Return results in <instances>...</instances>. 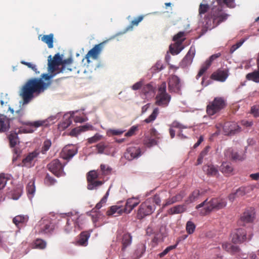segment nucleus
<instances>
[{"instance_id": "17", "label": "nucleus", "mask_w": 259, "mask_h": 259, "mask_svg": "<svg viewBox=\"0 0 259 259\" xmlns=\"http://www.w3.org/2000/svg\"><path fill=\"white\" fill-rule=\"evenodd\" d=\"M54 230V225L48 220H41L39 222L38 233L41 234L50 233Z\"/></svg>"}, {"instance_id": "35", "label": "nucleus", "mask_w": 259, "mask_h": 259, "mask_svg": "<svg viewBox=\"0 0 259 259\" xmlns=\"http://www.w3.org/2000/svg\"><path fill=\"white\" fill-rule=\"evenodd\" d=\"M246 78L256 83H259V69L246 74Z\"/></svg>"}, {"instance_id": "16", "label": "nucleus", "mask_w": 259, "mask_h": 259, "mask_svg": "<svg viewBox=\"0 0 259 259\" xmlns=\"http://www.w3.org/2000/svg\"><path fill=\"white\" fill-rule=\"evenodd\" d=\"M223 130L226 134L233 135L240 132L241 128L234 122H226L223 125Z\"/></svg>"}, {"instance_id": "63", "label": "nucleus", "mask_w": 259, "mask_h": 259, "mask_svg": "<svg viewBox=\"0 0 259 259\" xmlns=\"http://www.w3.org/2000/svg\"><path fill=\"white\" fill-rule=\"evenodd\" d=\"M163 239L162 235L161 233L156 234L152 238V242L154 245L157 244L160 241H162Z\"/></svg>"}, {"instance_id": "15", "label": "nucleus", "mask_w": 259, "mask_h": 259, "mask_svg": "<svg viewBox=\"0 0 259 259\" xmlns=\"http://www.w3.org/2000/svg\"><path fill=\"white\" fill-rule=\"evenodd\" d=\"M168 88L169 91L171 93H179L181 88L180 78L176 75H172L169 78Z\"/></svg>"}, {"instance_id": "5", "label": "nucleus", "mask_w": 259, "mask_h": 259, "mask_svg": "<svg viewBox=\"0 0 259 259\" xmlns=\"http://www.w3.org/2000/svg\"><path fill=\"white\" fill-rule=\"evenodd\" d=\"M166 84L165 81L161 83L158 88V94L156 96L155 104L162 107H166L170 102L171 97L166 92Z\"/></svg>"}, {"instance_id": "11", "label": "nucleus", "mask_w": 259, "mask_h": 259, "mask_svg": "<svg viewBox=\"0 0 259 259\" xmlns=\"http://www.w3.org/2000/svg\"><path fill=\"white\" fill-rule=\"evenodd\" d=\"M24 124L28 125V127L23 129L25 133H32L37 128L44 126L47 127L49 125L48 119L39 120L33 122L26 121L23 123Z\"/></svg>"}, {"instance_id": "38", "label": "nucleus", "mask_w": 259, "mask_h": 259, "mask_svg": "<svg viewBox=\"0 0 259 259\" xmlns=\"http://www.w3.org/2000/svg\"><path fill=\"white\" fill-rule=\"evenodd\" d=\"M226 156H229V157L234 160H242L244 158L242 156L240 155L238 153L233 151L232 150L229 149L225 153Z\"/></svg>"}, {"instance_id": "41", "label": "nucleus", "mask_w": 259, "mask_h": 259, "mask_svg": "<svg viewBox=\"0 0 259 259\" xmlns=\"http://www.w3.org/2000/svg\"><path fill=\"white\" fill-rule=\"evenodd\" d=\"M116 212H117L118 214H121L122 212H124V210L120 206L114 205L110 207L106 213L107 215L109 216L115 213Z\"/></svg>"}, {"instance_id": "40", "label": "nucleus", "mask_w": 259, "mask_h": 259, "mask_svg": "<svg viewBox=\"0 0 259 259\" xmlns=\"http://www.w3.org/2000/svg\"><path fill=\"white\" fill-rule=\"evenodd\" d=\"M200 191L198 190H194L189 196L188 199L186 200V203H190L197 200L200 196Z\"/></svg>"}, {"instance_id": "10", "label": "nucleus", "mask_w": 259, "mask_h": 259, "mask_svg": "<svg viewBox=\"0 0 259 259\" xmlns=\"http://www.w3.org/2000/svg\"><path fill=\"white\" fill-rule=\"evenodd\" d=\"M9 139L10 146L11 147H14L13 150V155L12 161L13 162H15L21 156L22 154V151L19 148L15 147V146L19 143L17 134H11L9 137Z\"/></svg>"}, {"instance_id": "55", "label": "nucleus", "mask_w": 259, "mask_h": 259, "mask_svg": "<svg viewBox=\"0 0 259 259\" xmlns=\"http://www.w3.org/2000/svg\"><path fill=\"white\" fill-rule=\"evenodd\" d=\"M218 3L220 4L225 5L227 7L231 8H234L235 4L234 3L235 0H217Z\"/></svg>"}, {"instance_id": "39", "label": "nucleus", "mask_w": 259, "mask_h": 259, "mask_svg": "<svg viewBox=\"0 0 259 259\" xmlns=\"http://www.w3.org/2000/svg\"><path fill=\"white\" fill-rule=\"evenodd\" d=\"M233 169L231 164L227 162H223L220 168L221 171L226 174H230L232 172Z\"/></svg>"}, {"instance_id": "33", "label": "nucleus", "mask_w": 259, "mask_h": 259, "mask_svg": "<svg viewBox=\"0 0 259 259\" xmlns=\"http://www.w3.org/2000/svg\"><path fill=\"white\" fill-rule=\"evenodd\" d=\"M90 237V233L89 232L87 231L81 232L77 241V244L81 246H87Z\"/></svg>"}, {"instance_id": "7", "label": "nucleus", "mask_w": 259, "mask_h": 259, "mask_svg": "<svg viewBox=\"0 0 259 259\" xmlns=\"http://www.w3.org/2000/svg\"><path fill=\"white\" fill-rule=\"evenodd\" d=\"M155 207L152 205L149 201L143 202L140 206L138 210L137 217L138 219L141 220L145 217L150 215L155 210Z\"/></svg>"}, {"instance_id": "2", "label": "nucleus", "mask_w": 259, "mask_h": 259, "mask_svg": "<svg viewBox=\"0 0 259 259\" xmlns=\"http://www.w3.org/2000/svg\"><path fill=\"white\" fill-rule=\"evenodd\" d=\"M227 202L224 199L221 198H212L210 200L206 199L203 202L197 205L196 208L200 210V212L202 215L209 213L213 210H219L226 206Z\"/></svg>"}, {"instance_id": "44", "label": "nucleus", "mask_w": 259, "mask_h": 259, "mask_svg": "<svg viewBox=\"0 0 259 259\" xmlns=\"http://www.w3.org/2000/svg\"><path fill=\"white\" fill-rule=\"evenodd\" d=\"M73 60L70 57L67 58V59L62 60V58H61V70H62V72L65 70L66 69L71 71V69L69 68L68 67L70 65H71L72 63Z\"/></svg>"}, {"instance_id": "1", "label": "nucleus", "mask_w": 259, "mask_h": 259, "mask_svg": "<svg viewBox=\"0 0 259 259\" xmlns=\"http://www.w3.org/2000/svg\"><path fill=\"white\" fill-rule=\"evenodd\" d=\"M56 74H42L41 78H32L28 79L22 87L20 96L23 99L24 104L29 103L35 96H38L48 88L50 83H46L42 79L50 80Z\"/></svg>"}, {"instance_id": "13", "label": "nucleus", "mask_w": 259, "mask_h": 259, "mask_svg": "<svg viewBox=\"0 0 259 259\" xmlns=\"http://www.w3.org/2000/svg\"><path fill=\"white\" fill-rule=\"evenodd\" d=\"M39 154V152L36 150H34L28 153L26 157L22 160L21 164H18V165L28 168L33 166L34 164V161L38 156Z\"/></svg>"}, {"instance_id": "32", "label": "nucleus", "mask_w": 259, "mask_h": 259, "mask_svg": "<svg viewBox=\"0 0 259 259\" xmlns=\"http://www.w3.org/2000/svg\"><path fill=\"white\" fill-rule=\"evenodd\" d=\"M203 171L209 176H215L218 174V170L213 165H204L203 166Z\"/></svg>"}, {"instance_id": "8", "label": "nucleus", "mask_w": 259, "mask_h": 259, "mask_svg": "<svg viewBox=\"0 0 259 259\" xmlns=\"http://www.w3.org/2000/svg\"><path fill=\"white\" fill-rule=\"evenodd\" d=\"M48 169L57 177H62L65 175L64 171V165L58 159L51 161L47 165Z\"/></svg>"}, {"instance_id": "20", "label": "nucleus", "mask_w": 259, "mask_h": 259, "mask_svg": "<svg viewBox=\"0 0 259 259\" xmlns=\"http://www.w3.org/2000/svg\"><path fill=\"white\" fill-rule=\"evenodd\" d=\"M141 154V151L139 147H130L124 153V157L128 160H132L135 158H138Z\"/></svg>"}, {"instance_id": "54", "label": "nucleus", "mask_w": 259, "mask_h": 259, "mask_svg": "<svg viewBox=\"0 0 259 259\" xmlns=\"http://www.w3.org/2000/svg\"><path fill=\"white\" fill-rule=\"evenodd\" d=\"M20 63L22 64L25 65L27 66L28 68L31 69L36 74H38L39 73V71H38L36 66L35 64H32L31 63L26 62L24 60L21 61Z\"/></svg>"}, {"instance_id": "30", "label": "nucleus", "mask_w": 259, "mask_h": 259, "mask_svg": "<svg viewBox=\"0 0 259 259\" xmlns=\"http://www.w3.org/2000/svg\"><path fill=\"white\" fill-rule=\"evenodd\" d=\"M10 128V120L6 116L0 115V132H5Z\"/></svg>"}, {"instance_id": "3", "label": "nucleus", "mask_w": 259, "mask_h": 259, "mask_svg": "<svg viewBox=\"0 0 259 259\" xmlns=\"http://www.w3.org/2000/svg\"><path fill=\"white\" fill-rule=\"evenodd\" d=\"M227 106L226 101L223 97H215L210 102L206 107V112L209 116H212L224 109Z\"/></svg>"}, {"instance_id": "58", "label": "nucleus", "mask_w": 259, "mask_h": 259, "mask_svg": "<svg viewBox=\"0 0 259 259\" xmlns=\"http://www.w3.org/2000/svg\"><path fill=\"white\" fill-rule=\"evenodd\" d=\"M73 114V115H72L71 117L75 122L82 123L88 120V118L85 116H79L78 115H74V112Z\"/></svg>"}, {"instance_id": "31", "label": "nucleus", "mask_w": 259, "mask_h": 259, "mask_svg": "<svg viewBox=\"0 0 259 259\" xmlns=\"http://www.w3.org/2000/svg\"><path fill=\"white\" fill-rule=\"evenodd\" d=\"M93 127L90 124H86L78 127L74 128L70 132V135L72 136H77L82 132H85L88 130H92Z\"/></svg>"}, {"instance_id": "57", "label": "nucleus", "mask_w": 259, "mask_h": 259, "mask_svg": "<svg viewBox=\"0 0 259 259\" xmlns=\"http://www.w3.org/2000/svg\"><path fill=\"white\" fill-rule=\"evenodd\" d=\"M45 183L47 186L53 185L56 182V180L49 174H47L44 180Z\"/></svg>"}, {"instance_id": "24", "label": "nucleus", "mask_w": 259, "mask_h": 259, "mask_svg": "<svg viewBox=\"0 0 259 259\" xmlns=\"http://www.w3.org/2000/svg\"><path fill=\"white\" fill-rule=\"evenodd\" d=\"M228 76L227 70L218 69L211 75L210 78L213 80L223 82L226 80Z\"/></svg>"}, {"instance_id": "18", "label": "nucleus", "mask_w": 259, "mask_h": 259, "mask_svg": "<svg viewBox=\"0 0 259 259\" xmlns=\"http://www.w3.org/2000/svg\"><path fill=\"white\" fill-rule=\"evenodd\" d=\"M228 17V15L223 12L222 10H213L211 14V18L213 23L215 26L219 25L222 22L225 21Z\"/></svg>"}, {"instance_id": "50", "label": "nucleus", "mask_w": 259, "mask_h": 259, "mask_svg": "<svg viewBox=\"0 0 259 259\" xmlns=\"http://www.w3.org/2000/svg\"><path fill=\"white\" fill-rule=\"evenodd\" d=\"M124 132L120 129H109L107 131V135L109 136H118L122 134Z\"/></svg>"}, {"instance_id": "19", "label": "nucleus", "mask_w": 259, "mask_h": 259, "mask_svg": "<svg viewBox=\"0 0 259 259\" xmlns=\"http://www.w3.org/2000/svg\"><path fill=\"white\" fill-rule=\"evenodd\" d=\"M195 49L194 47H191L189 51L180 63V66L182 68H186L190 66L195 56Z\"/></svg>"}, {"instance_id": "14", "label": "nucleus", "mask_w": 259, "mask_h": 259, "mask_svg": "<svg viewBox=\"0 0 259 259\" xmlns=\"http://www.w3.org/2000/svg\"><path fill=\"white\" fill-rule=\"evenodd\" d=\"M107 41H104L98 45H95L91 50H90L85 56V58L87 59L88 63L90 62V58H92L94 60L98 59L99 55L101 53L104 45L106 43Z\"/></svg>"}, {"instance_id": "34", "label": "nucleus", "mask_w": 259, "mask_h": 259, "mask_svg": "<svg viewBox=\"0 0 259 259\" xmlns=\"http://www.w3.org/2000/svg\"><path fill=\"white\" fill-rule=\"evenodd\" d=\"M183 42V40L182 39L179 42L176 41L173 47L169 46V51L172 55H177L183 50V48L182 47Z\"/></svg>"}, {"instance_id": "25", "label": "nucleus", "mask_w": 259, "mask_h": 259, "mask_svg": "<svg viewBox=\"0 0 259 259\" xmlns=\"http://www.w3.org/2000/svg\"><path fill=\"white\" fill-rule=\"evenodd\" d=\"M139 203V200L135 198H129L127 200L124 208V212L129 213Z\"/></svg>"}, {"instance_id": "64", "label": "nucleus", "mask_w": 259, "mask_h": 259, "mask_svg": "<svg viewBox=\"0 0 259 259\" xmlns=\"http://www.w3.org/2000/svg\"><path fill=\"white\" fill-rule=\"evenodd\" d=\"M251 113L254 117H259V108L255 106H253L251 108Z\"/></svg>"}, {"instance_id": "22", "label": "nucleus", "mask_w": 259, "mask_h": 259, "mask_svg": "<svg viewBox=\"0 0 259 259\" xmlns=\"http://www.w3.org/2000/svg\"><path fill=\"white\" fill-rule=\"evenodd\" d=\"M255 212L254 209L250 208L246 209L242 214L240 221L243 223H251L255 218Z\"/></svg>"}, {"instance_id": "49", "label": "nucleus", "mask_w": 259, "mask_h": 259, "mask_svg": "<svg viewBox=\"0 0 259 259\" xmlns=\"http://www.w3.org/2000/svg\"><path fill=\"white\" fill-rule=\"evenodd\" d=\"M196 226L193 222L189 221L187 222L186 225V230L188 234H192L195 230Z\"/></svg>"}, {"instance_id": "21", "label": "nucleus", "mask_w": 259, "mask_h": 259, "mask_svg": "<svg viewBox=\"0 0 259 259\" xmlns=\"http://www.w3.org/2000/svg\"><path fill=\"white\" fill-rule=\"evenodd\" d=\"M220 56V53L211 55L209 58L205 61L204 64L201 67L196 76V79H198L200 76H201L211 65L212 61L215 59L219 58Z\"/></svg>"}, {"instance_id": "9", "label": "nucleus", "mask_w": 259, "mask_h": 259, "mask_svg": "<svg viewBox=\"0 0 259 259\" xmlns=\"http://www.w3.org/2000/svg\"><path fill=\"white\" fill-rule=\"evenodd\" d=\"M61 64V57L59 54L55 55L53 59H51V56L49 57L48 68L51 73L57 74L62 72V70L59 67Z\"/></svg>"}, {"instance_id": "45", "label": "nucleus", "mask_w": 259, "mask_h": 259, "mask_svg": "<svg viewBox=\"0 0 259 259\" xmlns=\"http://www.w3.org/2000/svg\"><path fill=\"white\" fill-rule=\"evenodd\" d=\"M154 90L155 88L152 85V84L151 83H148L143 87L142 92L146 96L149 94H153Z\"/></svg>"}, {"instance_id": "47", "label": "nucleus", "mask_w": 259, "mask_h": 259, "mask_svg": "<svg viewBox=\"0 0 259 259\" xmlns=\"http://www.w3.org/2000/svg\"><path fill=\"white\" fill-rule=\"evenodd\" d=\"M158 112H159L158 108H155L153 110L150 116H149V117L148 118H146L144 120V122H145L146 123H150V122L153 121L156 118V117L158 115Z\"/></svg>"}, {"instance_id": "53", "label": "nucleus", "mask_w": 259, "mask_h": 259, "mask_svg": "<svg viewBox=\"0 0 259 259\" xmlns=\"http://www.w3.org/2000/svg\"><path fill=\"white\" fill-rule=\"evenodd\" d=\"M101 170L104 175H109L111 174L112 168L109 166L102 164L100 165Z\"/></svg>"}, {"instance_id": "46", "label": "nucleus", "mask_w": 259, "mask_h": 259, "mask_svg": "<svg viewBox=\"0 0 259 259\" xmlns=\"http://www.w3.org/2000/svg\"><path fill=\"white\" fill-rule=\"evenodd\" d=\"M250 190V187H241L238 188L235 193L237 197L242 196L248 193Z\"/></svg>"}, {"instance_id": "28", "label": "nucleus", "mask_w": 259, "mask_h": 259, "mask_svg": "<svg viewBox=\"0 0 259 259\" xmlns=\"http://www.w3.org/2000/svg\"><path fill=\"white\" fill-rule=\"evenodd\" d=\"M77 153V150L74 148L69 149L65 147L61 152V157L66 160H69L73 157Z\"/></svg>"}, {"instance_id": "23", "label": "nucleus", "mask_w": 259, "mask_h": 259, "mask_svg": "<svg viewBox=\"0 0 259 259\" xmlns=\"http://www.w3.org/2000/svg\"><path fill=\"white\" fill-rule=\"evenodd\" d=\"M185 196V193L184 191H181L175 196H174L167 199L165 200V203L163 204V207H165L168 205H170L176 202L181 201L183 199Z\"/></svg>"}, {"instance_id": "52", "label": "nucleus", "mask_w": 259, "mask_h": 259, "mask_svg": "<svg viewBox=\"0 0 259 259\" xmlns=\"http://www.w3.org/2000/svg\"><path fill=\"white\" fill-rule=\"evenodd\" d=\"M26 189L29 195H33L34 194L35 191V187L33 181H31L28 183Z\"/></svg>"}, {"instance_id": "60", "label": "nucleus", "mask_w": 259, "mask_h": 259, "mask_svg": "<svg viewBox=\"0 0 259 259\" xmlns=\"http://www.w3.org/2000/svg\"><path fill=\"white\" fill-rule=\"evenodd\" d=\"M138 130V125H134L132 126L127 133H125V136L131 137L135 135L136 132Z\"/></svg>"}, {"instance_id": "43", "label": "nucleus", "mask_w": 259, "mask_h": 259, "mask_svg": "<svg viewBox=\"0 0 259 259\" xmlns=\"http://www.w3.org/2000/svg\"><path fill=\"white\" fill-rule=\"evenodd\" d=\"M144 18V16L141 15L137 18H135L130 23L129 26L126 28V31L132 30L133 27L135 26H138L139 23L141 22Z\"/></svg>"}, {"instance_id": "61", "label": "nucleus", "mask_w": 259, "mask_h": 259, "mask_svg": "<svg viewBox=\"0 0 259 259\" xmlns=\"http://www.w3.org/2000/svg\"><path fill=\"white\" fill-rule=\"evenodd\" d=\"M209 7L207 4H201L199 8V14L201 15L207 12L209 10Z\"/></svg>"}, {"instance_id": "4", "label": "nucleus", "mask_w": 259, "mask_h": 259, "mask_svg": "<svg viewBox=\"0 0 259 259\" xmlns=\"http://www.w3.org/2000/svg\"><path fill=\"white\" fill-rule=\"evenodd\" d=\"M83 224L81 217L78 214L72 215L67 219L66 224L64 227V231L67 233L75 232L82 229Z\"/></svg>"}, {"instance_id": "26", "label": "nucleus", "mask_w": 259, "mask_h": 259, "mask_svg": "<svg viewBox=\"0 0 259 259\" xmlns=\"http://www.w3.org/2000/svg\"><path fill=\"white\" fill-rule=\"evenodd\" d=\"M246 234L243 229H239L236 233L234 234L232 238V241L234 243H242L246 240Z\"/></svg>"}, {"instance_id": "42", "label": "nucleus", "mask_w": 259, "mask_h": 259, "mask_svg": "<svg viewBox=\"0 0 259 259\" xmlns=\"http://www.w3.org/2000/svg\"><path fill=\"white\" fill-rule=\"evenodd\" d=\"M144 144L148 147H151L157 144L156 138L147 136L144 140Z\"/></svg>"}, {"instance_id": "12", "label": "nucleus", "mask_w": 259, "mask_h": 259, "mask_svg": "<svg viewBox=\"0 0 259 259\" xmlns=\"http://www.w3.org/2000/svg\"><path fill=\"white\" fill-rule=\"evenodd\" d=\"M117 239L120 241L121 243V251L124 252L127 247L132 244V236L128 232H124L121 235L120 231H118L117 232Z\"/></svg>"}, {"instance_id": "56", "label": "nucleus", "mask_w": 259, "mask_h": 259, "mask_svg": "<svg viewBox=\"0 0 259 259\" xmlns=\"http://www.w3.org/2000/svg\"><path fill=\"white\" fill-rule=\"evenodd\" d=\"M98 151V153L99 154H103L104 153L105 150L108 148V145L104 142H100L96 146Z\"/></svg>"}, {"instance_id": "59", "label": "nucleus", "mask_w": 259, "mask_h": 259, "mask_svg": "<svg viewBox=\"0 0 259 259\" xmlns=\"http://www.w3.org/2000/svg\"><path fill=\"white\" fill-rule=\"evenodd\" d=\"M185 33L184 32L180 31L175 35L173 37V40L176 42H179L181 40H183V41L185 40L184 37Z\"/></svg>"}, {"instance_id": "29", "label": "nucleus", "mask_w": 259, "mask_h": 259, "mask_svg": "<svg viewBox=\"0 0 259 259\" xmlns=\"http://www.w3.org/2000/svg\"><path fill=\"white\" fill-rule=\"evenodd\" d=\"M186 210L187 207L185 204L177 205L169 208L167 210V213L169 215H174L183 213Z\"/></svg>"}, {"instance_id": "36", "label": "nucleus", "mask_w": 259, "mask_h": 259, "mask_svg": "<svg viewBox=\"0 0 259 259\" xmlns=\"http://www.w3.org/2000/svg\"><path fill=\"white\" fill-rule=\"evenodd\" d=\"M53 39L54 34L53 33L48 35H44L41 37V41L47 44L49 48H52L53 47Z\"/></svg>"}, {"instance_id": "62", "label": "nucleus", "mask_w": 259, "mask_h": 259, "mask_svg": "<svg viewBox=\"0 0 259 259\" xmlns=\"http://www.w3.org/2000/svg\"><path fill=\"white\" fill-rule=\"evenodd\" d=\"M34 244L36 247L39 249H44L46 246L45 241L42 239H36L35 241Z\"/></svg>"}, {"instance_id": "48", "label": "nucleus", "mask_w": 259, "mask_h": 259, "mask_svg": "<svg viewBox=\"0 0 259 259\" xmlns=\"http://www.w3.org/2000/svg\"><path fill=\"white\" fill-rule=\"evenodd\" d=\"M52 146V142L50 139L46 140L42 144V146L41 149V152L42 154H46L47 152L49 150Z\"/></svg>"}, {"instance_id": "37", "label": "nucleus", "mask_w": 259, "mask_h": 259, "mask_svg": "<svg viewBox=\"0 0 259 259\" xmlns=\"http://www.w3.org/2000/svg\"><path fill=\"white\" fill-rule=\"evenodd\" d=\"M169 127H173V128H178L180 131L178 134V136L182 137H184V138H186L185 136H184L182 134V130L187 128V126L182 124L181 123L179 122V121L175 120L170 125Z\"/></svg>"}, {"instance_id": "51", "label": "nucleus", "mask_w": 259, "mask_h": 259, "mask_svg": "<svg viewBox=\"0 0 259 259\" xmlns=\"http://www.w3.org/2000/svg\"><path fill=\"white\" fill-rule=\"evenodd\" d=\"M103 138V136L101 135L96 133L94 136L88 139V142L89 144H93L96 143Z\"/></svg>"}, {"instance_id": "27", "label": "nucleus", "mask_w": 259, "mask_h": 259, "mask_svg": "<svg viewBox=\"0 0 259 259\" xmlns=\"http://www.w3.org/2000/svg\"><path fill=\"white\" fill-rule=\"evenodd\" d=\"M29 217L27 215H18L13 218V222L18 228H20L25 225Z\"/></svg>"}, {"instance_id": "6", "label": "nucleus", "mask_w": 259, "mask_h": 259, "mask_svg": "<svg viewBox=\"0 0 259 259\" xmlns=\"http://www.w3.org/2000/svg\"><path fill=\"white\" fill-rule=\"evenodd\" d=\"M99 175L96 170H91L87 174V180L88 183L87 188L88 190H93L97 189L102 186L104 182L98 180Z\"/></svg>"}]
</instances>
